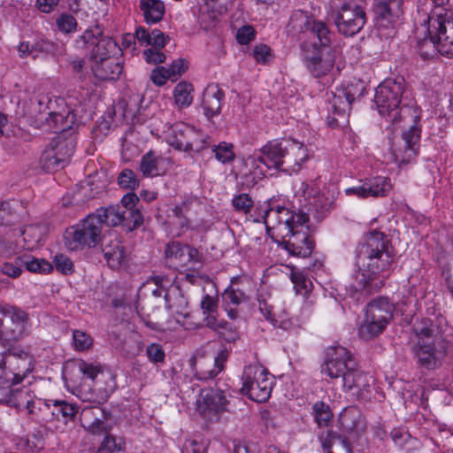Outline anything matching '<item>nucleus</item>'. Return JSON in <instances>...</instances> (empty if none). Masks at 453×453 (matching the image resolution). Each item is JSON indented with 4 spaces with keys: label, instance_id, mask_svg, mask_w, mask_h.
I'll use <instances>...</instances> for the list:
<instances>
[{
    "label": "nucleus",
    "instance_id": "f257e3e1",
    "mask_svg": "<svg viewBox=\"0 0 453 453\" xmlns=\"http://www.w3.org/2000/svg\"><path fill=\"white\" fill-rule=\"evenodd\" d=\"M389 247V240L378 231L372 232L365 242L357 246L355 265L361 278L358 280V288L353 287L349 289V297L355 302L364 303L368 296L385 284V279L380 274L389 268L393 261Z\"/></svg>",
    "mask_w": 453,
    "mask_h": 453
},
{
    "label": "nucleus",
    "instance_id": "f03ea898",
    "mask_svg": "<svg viewBox=\"0 0 453 453\" xmlns=\"http://www.w3.org/2000/svg\"><path fill=\"white\" fill-rule=\"evenodd\" d=\"M320 372L332 380H339L347 390L357 388L361 398L367 397L374 381L372 376L358 369L350 351L342 346L327 348Z\"/></svg>",
    "mask_w": 453,
    "mask_h": 453
},
{
    "label": "nucleus",
    "instance_id": "7ed1b4c3",
    "mask_svg": "<svg viewBox=\"0 0 453 453\" xmlns=\"http://www.w3.org/2000/svg\"><path fill=\"white\" fill-rule=\"evenodd\" d=\"M427 36L418 41L417 48L423 59L433 58L437 54L453 57V19L448 12H434L426 20Z\"/></svg>",
    "mask_w": 453,
    "mask_h": 453
},
{
    "label": "nucleus",
    "instance_id": "20e7f679",
    "mask_svg": "<svg viewBox=\"0 0 453 453\" xmlns=\"http://www.w3.org/2000/svg\"><path fill=\"white\" fill-rule=\"evenodd\" d=\"M7 359L20 361V364H18V368L22 366L27 372L30 370L32 357L27 351L12 345H10L6 349H0V403H6L11 406L19 408L24 404L23 395L27 392L21 389L13 390L12 388L20 383L23 377L19 372L6 371Z\"/></svg>",
    "mask_w": 453,
    "mask_h": 453
},
{
    "label": "nucleus",
    "instance_id": "39448f33",
    "mask_svg": "<svg viewBox=\"0 0 453 453\" xmlns=\"http://www.w3.org/2000/svg\"><path fill=\"white\" fill-rule=\"evenodd\" d=\"M394 305L386 297H377L366 306L365 316L359 327V335L364 340H370L386 328L393 318Z\"/></svg>",
    "mask_w": 453,
    "mask_h": 453
},
{
    "label": "nucleus",
    "instance_id": "423d86ee",
    "mask_svg": "<svg viewBox=\"0 0 453 453\" xmlns=\"http://www.w3.org/2000/svg\"><path fill=\"white\" fill-rule=\"evenodd\" d=\"M405 91V81L403 77L387 79L375 89L374 103L382 116L392 118L395 121L399 117V108Z\"/></svg>",
    "mask_w": 453,
    "mask_h": 453
},
{
    "label": "nucleus",
    "instance_id": "0eeeda50",
    "mask_svg": "<svg viewBox=\"0 0 453 453\" xmlns=\"http://www.w3.org/2000/svg\"><path fill=\"white\" fill-rule=\"evenodd\" d=\"M0 315L4 326V345L9 346L29 334L30 318L21 308L8 303L0 304Z\"/></svg>",
    "mask_w": 453,
    "mask_h": 453
},
{
    "label": "nucleus",
    "instance_id": "6e6552de",
    "mask_svg": "<svg viewBox=\"0 0 453 453\" xmlns=\"http://www.w3.org/2000/svg\"><path fill=\"white\" fill-rule=\"evenodd\" d=\"M338 32L345 36H353L363 28L366 14L363 7L354 1L344 2L330 15Z\"/></svg>",
    "mask_w": 453,
    "mask_h": 453
},
{
    "label": "nucleus",
    "instance_id": "1a4fd4ad",
    "mask_svg": "<svg viewBox=\"0 0 453 453\" xmlns=\"http://www.w3.org/2000/svg\"><path fill=\"white\" fill-rule=\"evenodd\" d=\"M99 219V224L106 226H122L127 231L137 229L143 224V216L140 211H128L117 204L96 209L92 213Z\"/></svg>",
    "mask_w": 453,
    "mask_h": 453
},
{
    "label": "nucleus",
    "instance_id": "9d476101",
    "mask_svg": "<svg viewBox=\"0 0 453 453\" xmlns=\"http://www.w3.org/2000/svg\"><path fill=\"white\" fill-rule=\"evenodd\" d=\"M102 230L99 219L91 213L80 224L67 230L70 248L73 250L94 248L102 242Z\"/></svg>",
    "mask_w": 453,
    "mask_h": 453
},
{
    "label": "nucleus",
    "instance_id": "9b49d317",
    "mask_svg": "<svg viewBox=\"0 0 453 453\" xmlns=\"http://www.w3.org/2000/svg\"><path fill=\"white\" fill-rule=\"evenodd\" d=\"M339 423L343 434L334 431L327 433L333 443L339 441L347 453H352V444L357 441L365 430L361 414L354 410H348L339 417Z\"/></svg>",
    "mask_w": 453,
    "mask_h": 453
},
{
    "label": "nucleus",
    "instance_id": "f8f14e48",
    "mask_svg": "<svg viewBox=\"0 0 453 453\" xmlns=\"http://www.w3.org/2000/svg\"><path fill=\"white\" fill-rule=\"evenodd\" d=\"M79 47L91 49L90 59L98 61L110 58V54L118 48L117 42L111 37L104 36L100 26L96 25L93 29H87L77 40Z\"/></svg>",
    "mask_w": 453,
    "mask_h": 453
},
{
    "label": "nucleus",
    "instance_id": "ddd939ff",
    "mask_svg": "<svg viewBox=\"0 0 453 453\" xmlns=\"http://www.w3.org/2000/svg\"><path fill=\"white\" fill-rule=\"evenodd\" d=\"M365 83L361 80H352L335 88L332 101L333 113L343 116L351 110L352 104L359 100L365 93Z\"/></svg>",
    "mask_w": 453,
    "mask_h": 453
},
{
    "label": "nucleus",
    "instance_id": "4468645a",
    "mask_svg": "<svg viewBox=\"0 0 453 453\" xmlns=\"http://www.w3.org/2000/svg\"><path fill=\"white\" fill-rule=\"evenodd\" d=\"M413 351L418 364L428 371L435 370L441 365L447 354V343L444 341H418Z\"/></svg>",
    "mask_w": 453,
    "mask_h": 453
},
{
    "label": "nucleus",
    "instance_id": "2eb2a0df",
    "mask_svg": "<svg viewBox=\"0 0 453 453\" xmlns=\"http://www.w3.org/2000/svg\"><path fill=\"white\" fill-rule=\"evenodd\" d=\"M311 48L304 58L305 65L312 76L322 77L334 65V50L333 48H318L317 42L312 43Z\"/></svg>",
    "mask_w": 453,
    "mask_h": 453
},
{
    "label": "nucleus",
    "instance_id": "dca6fc26",
    "mask_svg": "<svg viewBox=\"0 0 453 453\" xmlns=\"http://www.w3.org/2000/svg\"><path fill=\"white\" fill-rule=\"evenodd\" d=\"M255 370L251 366L245 368L242 377V387L241 392L252 401L263 403L271 395L272 382L265 377V374L261 380L256 378L257 371Z\"/></svg>",
    "mask_w": 453,
    "mask_h": 453
},
{
    "label": "nucleus",
    "instance_id": "f3484780",
    "mask_svg": "<svg viewBox=\"0 0 453 453\" xmlns=\"http://www.w3.org/2000/svg\"><path fill=\"white\" fill-rule=\"evenodd\" d=\"M111 417V412L98 406H89L82 410L81 413V425L93 435H105L111 430V426L106 424Z\"/></svg>",
    "mask_w": 453,
    "mask_h": 453
},
{
    "label": "nucleus",
    "instance_id": "a211bd4d",
    "mask_svg": "<svg viewBox=\"0 0 453 453\" xmlns=\"http://www.w3.org/2000/svg\"><path fill=\"white\" fill-rule=\"evenodd\" d=\"M39 120L40 127H47L48 130L57 134L75 132L80 125L76 114L69 110L60 112L50 111L47 116H42Z\"/></svg>",
    "mask_w": 453,
    "mask_h": 453
},
{
    "label": "nucleus",
    "instance_id": "6ab92c4d",
    "mask_svg": "<svg viewBox=\"0 0 453 453\" xmlns=\"http://www.w3.org/2000/svg\"><path fill=\"white\" fill-rule=\"evenodd\" d=\"M280 245L290 255L307 257L314 250L315 242L307 231H288Z\"/></svg>",
    "mask_w": 453,
    "mask_h": 453
},
{
    "label": "nucleus",
    "instance_id": "aec40b11",
    "mask_svg": "<svg viewBox=\"0 0 453 453\" xmlns=\"http://www.w3.org/2000/svg\"><path fill=\"white\" fill-rule=\"evenodd\" d=\"M283 140L281 142H269L266 145L261 148L257 152H255L250 159L257 168L264 165L266 169H280L283 167Z\"/></svg>",
    "mask_w": 453,
    "mask_h": 453
},
{
    "label": "nucleus",
    "instance_id": "412c9836",
    "mask_svg": "<svg viewBox=\"0 0 453 453\" xmlns=\"http://www.w3.org/2000/svg\"><path fill=\"white\" fill-rule=\"evenodd\" d=\"M228 401L220 389L203 388L197 400V410L203 415L208 411L218 413L227 410Z\"/></svg>",
    "mask_w": 453,
    "mask_h": 453
},
{
    "label": "nucleus",
    "instance_id": "4be33fe9",
    "mask_svg": "<svg viewBox=\"0 0 453 453\" xmlns=\"http://www.w3.org/2000/svg\"><path fill=\"white\" fill-rule=\"evenodd\" d=\"M283 166L282 171H297L300 165L308 158L307 150L304 145L296 140H283Z\"/></svg>",
    "mask_w": 453,
    "mask_h": 453
},
{
    "label": "nucleus",
    "instance_id": "5701e85b",
    "mask_svg": "<svg viewBox=\"0 0 453 453\" xmlns=\"http://www.w3.org/2000/svg\"><path fill=\"white\" fill-rule=\"evenodd\" d=\"M102 246V251L108 265L112 269H118L121 266L126 258V252L118 234H110L108 242L106 238H103Z\"/></svg>",
    "mask_w": 453,
    "mask_h": 453
},
{
    "label": "nucleus",
    "instance_id": "b1692460",
    "mask_svg": "<svg viewBox=\"0 0 453 453\" xmlns=\"http://www.w3.org/2000/svg\"><path fill=\"white\" fill-rule=\"evenodd\" d=\"M224 98L225 92L217 84H210L205 88L202 105L208 119L220 113Z\"/></svg>",
    "mask_w": 453,
    "mask_h": 453
},
{
    "label": "nucleus",
    "instance_id": "393cba45",
    "mask_svg": "<svg viewBox=\"0 0 453 453\" xmlns=\"http://www.w3.org/2000/svg\"><path fill=\"white\" fill-rule=\"evenodd\" d=\"M195 136L196 133L193 128L180 123L173 127L171 134L167 136V142L175 150L190 153Z\"/></svg>",
    "mask_w": 453,
    "mask_h": 453
},
{
    "label": "nucleus",
    "instance_id": "a878e982",
    "mask_svg": "<svg viewBox=\"0 0 453 453\" xmlns=\"http://www.w3.org/2000/svg\"><path fill=\"white\" fill-rule=\"evenodd\" d=\"M385 184V178L376 177L372 180L365 181L359 186L346 188L345 194L347 196H357L363 199L369 196H383L386 195Z\"/></svg>",
    "mask_w": 453,
    "mask_h": 453
},
{
    "label": "nucleus",
    "instance_id": "bb28decb",
    "mask_svg": "<svg viewBox=\"0 0 453 453\" xmlns=\"http://www.w3.org/2000/svg\"><path fill=\"white\" fill-rule=\"evenodd\" d=\"M203 323L226 342H234L240 338L236 326L224 319H218L217 317L212 316L204 317Z\"/></svg>",
    "mask_w": 453,
    "mask_h": 453
},
{
    "label": "nucleus",
    "instance_id": "cd10ccee",
    "mask_svg": "<svg viewBox=\"0 0 453 453\" xmlns=\"http://www.w3.org/2000/svg\"><path fill=\"white\" fill-rule=\"evenodd\" d=\"M403 0H375L373 11L378 21L392 23L402 12Z\"/></svg>",
    "mask_w": 453,
    "mask_h": 453
},
{
    "label": "nucleus",
    "instance_id": "c85d7f7f",
    "mask_svg": "<svg viewBox=\"0 0 453 453\" xmlns=\"http://www.w3.org/2000/svg\"><path fill=\"white\" fill-rule=\"evenodd\" d=\"M77 137L75 132L71 134L63 133L57 134L52 140L50 145L58 153L59 158L65 165L68 164L70 157L73 155L77 145Z\"/></svg>",
    "mask_w": 453,
    "mask_h": 453
},
{
    "label": "nucleus",
    "instance_id": "c756f323",
    "mask_svg": "<svg viewBox=\"0 0 453 453\" xmlns=\"http://www.w3.org/2000/svg\"><path fill=\"white\" fill-rule=\"evenodd\" d=\"M95 76L102 81H111L119 78L122 73L123 66L115 58H107L95 62L92 66Z\"/></svg>",
    "mask_w": 453,
    "mask_h": 453
},
{
    "label": "nucleus",
    "instance_id": "7c9ffc66",
    "mask_svg": "<svg viewBox=\"0 0 453 453\" xmlns=\"http://www.w3.org/2000/svg\"><path fill=\"white\" fill-rule=\"evenodd\" d=\"M228 353V350L224 348L214 357L213 362H209L207 365H204L203 367L199 369L195 368L196 377L201 380L216 377L222 371L224 364L227 360Z\"/></svg>",
    "mask_w": 453,
    "mask_h": 453
},
{
    "label": "nucleus",
    "instance_id": "2f4dec72",
    "mask_svg": "<svg viewBox=\"0 0 453 453\" xmlns=\"http://www.w3.org/2000/svg\"><path fill=\"white\" fill-rule=\"evenodd\" d=\"M140 9L147 24L161 21L165 12V4L161 0H140Z\"/></svg>",
    "mask_w": 453,
    "mask_h": 453
},
{
    "label": "nucleus",
    "instance_id": "473e14b6",
    "mask_svg": "<svg viewBox=\"0 0 453 453\" xmlns=\"http://www.w3.org/2000/svg\"><path fill=\"white\" fill-rule=\"evenodd\" d=\"M420 133L421 129L417 126H412L403 133L402 138L404 142L403 160L409 161L418 154L419 149Z\"/></svg>",
    "mask_w": 453,
    "mask_h": 453
},
{
    "label": "nucleus",
    "instance_id": "72a5a7b5",
    "mask_svg": "<svg viewBox=\"0 0 453 453\" xmlns=\"http://www.w3.org/2000/svg\"><path fill=\"white\" fill-rule=\"evenodd\" d=\"M52 415L58 421L67 423L74 419L79 411V407L75 403H68L65 400H55L52 402Z\"/></svg>",
    "mask_w": 453,
    "mask_h": 453
},
{
    "label": "nucleus",
    "instance_id": "f704fd0d",
    "mask_svg": "<svg viewBox=\"0 0 453 453\" xmlns=\"http://www.w3.org/2000/svg\"><path fill=\"white\" fill-rule=\"evenodd\" d=\"M78 368L83 376L93 381L95 391H101L103 389L100 382L104 380L106 374H104L101 366L94 365L84 360H80L78 362Z\"/></svg>",
    "mask_w": 453,
    "mask_h": 453
},
{
    "label": "nucleus",
    "instance_id": "c9c22d12",
    "mask_svg": "<svg viewBox=\"0 0 453 453\" xmlns=\"http://www.w3.org/2000/svg\"><path fill=\"white\" fill-rule=\"evenodd\" d=\"M313 20V19L309 17L307 12L297 10L291 15L288 27L294 35L303 33L306 30H310L311 23Z\"/></svg>",
    "mask_w": 453,
    "mask_h": 453
},
{
    "label": "nucleus",
    "instance_id": "e433bc0d",
    "mask_svg": "<svg viewBox=\"0 0 453 453\" xmlns=\"http://www.w3.org/2000/svg\"><path fill=\"white\" fill-rule=\"evenodd\" d=\"M42 168L46 172H55L64 168L66 165L59 158L58 153L50 146L40 157Z\"/></svg>",
    "mask_w": 453,
    "mask_h": 453
},
{
    "label": "nucleus",
    "instance_id": "4c0bfd02",
    "mask_svg": "<svg viewBox=\"0 0 453 453\" xmlns=\"http://www.w3.org/2000/svg\"><path fill=\"white\" fill-rule=\"evenodd\" d=\"M293 216L294 211L282 206H277L276 209L271 208L265 211V220L266 221L269 218H275L278 224L282 226L284 230L288 232L293 231V228H291L292 226H289L290 220L293 221Z\"/></svg>",
    "mask_w": 453,
    "mask_h": 453
},
{
    "label": "nucleus",
    "instance_id": "58836bf2",
    "mask_svg": "<svg viewBox=\"0 0 453 453\" xmlns=\"http://www.w3.org/2000/svg\"><path fill=\"white\" fill-rule=\"evenodd\" d=\"M311 24L310 31L317 36L319 42L318 48H332L330 43L334 34L329 30L326 23L314 19Z\"/></svg>",
    "mask_w": 453,
    "mask_h": 453
},
{
    "label": "nucleus",
    "instance_id": "ea45409f",
    "mask_svg": "<svg viewBox=\"0 0 453 453\" xmlns=\"http://www.w3.org/2000/svg\"><path fill=\"white\" fill-rule=\"evenodd\" d=\"M193 91V85L186 81L179 82L173 90V96L175 104L180 108H185L192 104L193 96L191 92Z\"/></svg>",
    "mask_w": 453,
    "mask_h": 453
},
{
    "label": "nucleus",
    "instance_id": "a19ab883",
    "mask_svg": "<svg viewBox=\"0 0 453 453\" xmlns=\"http://www.w3.org/2000/svg\"><path fill=\"white\" fill-rule=\"evenodd\" d=\"M17 261L25 265L27 270L32 273H46L53 269V265L45 259L30 258L29 256L18 257Z\"/></svg>",
    "mask_w": 453,
    "mask_h": 453
},
{
    "label": "nucleus",
    "instance_id": "79ce46f5",
    "mask_svg": "<svg viewBox=\"0 0 453 453\" xmlns=\"http://www.w3.org/2000/svg\"><path fill=\"white\" fill-rule=\"evenodd\" d=\"M312 413L319 426H327L334 415L327 403L318 401L312 405Z\"/></svg>",
    "mask_w": 453,
    "mask_h": 453
},
{
    "label": "nucleus",
    "instance_id": "37998d69",
    "mask_svg": "<svg viewBox=\"0 0 453 453\" xmlns=\"http://www.w3.org/2000/svg\"><path fill=\"white\" fill-rule=\"evenodd\" d=\"M32 50L54 56L63 55L65 51L64 44H58L43 38L32 44Z\"/></svg>",
    "mask_w": 453,
    "mask_h": 453
},
{
    "label": "nucleus",
    "instance_id": "c03bdc74",
    "mask_svg": "<svg viewBox=\"0 0 453 453\" xmlns=\"http://www.w3.org/2000/svg\"><path fill=\"white\" fill-rule=\"evenodd\" d=\"M159 157L155 152L149 151L142 157L140 162V170L144 177L157 175V164Z\"/></svg>",
    "mask_w": 453,
    "mask_h": 453
},
{
    "label": "nucleus",
    "instance_id": "a18cd8bd",
    "mask_svg": "<svg viewBox=\"0 0 453 453\" xmlns=\"http://www.w3.org/2000/svg\"><path fill=\"white\" fill-rule=\"evenodd\" d=\"M233 149L234 146L232 143L221 142L219 144L212 146L211 152L214 154L218 161L227 164L234 161L235 157Z\"/></svg>",
    "mask_w": 453,
    "mask_h": 453
},
{
    "label": "nucleus",
    "instance_id": "49530a36",
    "mask_svg": "<svg viewBox=\"0 0 453 453\" xmlns=\"http://www.w3.org/2000/svg\"><path fill=\"white\" fill-rule=\"evenodd\" d=\"M117 181L121 188L130 190L135 189L140 184L137 174L129 168H125L119 173Z\"/></svg>",
    "mask_w": 453,
    "mask_h": 453
},
{
    "label": "nucleus",
    "instance_id": "de8ad7c7",
    "mask_svg": "<svg viewBox=\"0 0 453 453\" xmlns=\"http://www.w3.org/2000/svg\"><path fill=\"white\" fill-rule=\"evenodd\" d=\"M165 255L167 259H174L179 265H186V245L179 242H172L167 244L165 250Z\"/></svg>",
    "mask_w": 453,
    "mask_h": 453
},
{
    "label": "nucleus",
    "instance_id": "09e8293b",
    "mask_svg": "<svg viewBox=\"0 0 453 453\" xmlns=\"http://www.w3.org/2000/svg\"><path fill=\"white\" fill-rule=\"evenodd\" d=\"M290 280L294 284V288L296 292L299 295H306L310 290L312 285L311 281L304 275L303 272L294 271L292 269L290 274Z\"/></svg>",
    "mask_w": 453,
    "mask_h": 453
},
{
    "label": "nucleus",
    "instance_id": "8fccbe9b",
    "mask_svg": "<svg viewBox=\"0 0 453 453\" xmlns=\"http://www.w3.org/2000/svg\"><path fill=\"white\" fill-rule=\"evenodd\" d=\"M190 211V203L188 201H183L179 204H176L172 209L173 216L177 219V224L180 228H188L189 227V220L188 218V213Z\"/></svg>",
    "mask_w": 453,
    "mask_h": 453
},
{
    "label": "nucleus",
    "instance_id": "3c124183",
    "mask_svg": "<svg viewBox=\"0 0 453 453\" xmlns=\"http://www.w3.org/2000/svg\"><path fill=\"white\" fill-rule=\"evenodd\" d=\"M222 299L226 305L233 304L238 306L242 303L246 302L248 297L242 290L229 286L223 292Z\"/></svg>",
    "mask_w": 453,
    "mask_h": 453
},
{
    "label": "nucleus",
    "instance_id": "603ef678",
    "mask_svg": "<svg viewBox=\"0 0 453 453\" xmlns=\"http://www.w3.org/2000/svg\"><path fill=\"white\" fill-rule=\"evenodd\" d=\"M56 25L59 31L65 34H70L76 31L77 20L70 13H62L56 19Z\"/></svg>",
    "mask_w": 453,
    "mask_h": 453
},
{
    "label": "nucleus",
    "instance_id": "864d4df0",
    "mask_svg": "<svg viewBox=\"0 0 453 453\" xmlns=\"http://www.w3.org/2000/svg\"><path fill=\"white\" fill-rule=\"evenodd\" d=\"M51 104V100L47 96H39L36 102L33 104V111L35 113V121L38 123V127H40L39 119L42 116H47L49 113L47 110H50Z\"/></svg>",
    "mask_w": 453,
    "mask_h": 453
},
{
    "label": "nucleus",
    "instance_id": "5fc2aeb1",
    "mask_svg": "<svg viewBox=\"0 0 453 453\" xmlns=\"http://www.w3.org/2000/svg\"><path fill=\"white\" fill-rule=\"evenodd\" d=\"M53 263L56 269L65 275L72 274L74 272L72 260L64 254L56 255Z\"/></svg>",
    "mask_w": 453,
    "mask_h": 453
},
{
    "label": "nucleus",
    "instance_id": "6e6d98bb",
    "mask_svg": "<svg viewBox=\"0 0 453 453\" xmlns=\"http://www.w3.org/2000/svg\"><path fill=\"white\" fill-rule=\"evenodd\" d=\"M122 450L120 443L116 441L115 436L110 434H106L97 449V453H113L115 451Z\"/></svg>",
    "mask_w": 453,
    "mask_h": 453
},
{
    "label": "nucleus",
    "instance_id": "4d7b16f0",
    "mask_svg": "<svg viewBox=\"0 0 453 453\" xmlns=\"http://www.w3.org/2000/svg\"><path fill=\"white\" fill-rule=\"evenodd\" d=\"M218 298L213 297L208 294L204 295L201 301V309L203 311V314L206 315L205 317H217L218 313Z\"/></svg>",
    "mask_w": 453,
    "mask_h": 453
},
{
    "label": "nucleus",
    "instance_id": "13d9d810",
    "mask_svg": "<svg viewBox=\"0 0 453 453\" xmlns=\"http://www.w3.org/2000/svg\"><path fill=\"white\" fill-rule=\"evenodd\" d=\"M146 355L148 359L154 363H163L165 357V350L158 343H150L146 348Z\"/></svg>",
    "mask_w": 453,
    "mask_h": 453
},
{
    "label": "nucleus",
    "instance_id": "bf43d9fd",
    "mask_svg": "<svg viewBox=\"0 0 453 453\" xmlns=\"http://www.w3.org/2000/svg\"><path fill=\"white\" fill-rule=\"evenodd\" d=\"M232 204L236 211L247 213L253 206V201L248 194H240L233 198Z\"/></svg>",
    "mask_w": 453,
    "mask_h": 453
},
{
    "label": "nucleus",
    "instance_id": "052dcab7",
    "mask_svg": "<svg viewBox=\"0 0 453 453\" xmlns=\"http://www.w3.org/2000/svg\"><path fill=\"white\" fill-rule=\"evenodd\" d=\"M74 347L78 350L88 349L92 345V338L86 333L74 330L73 333Z\"/></svg>",
    "mask_w": 453,
    "mask_h": 453
},
{
    "label": "nucleus",
    "instance_id": "680f3d73",
    "mask_svg": "<svg viewBox=\"0 0 453 453\" xmlns=\"http://www.w3.org/2000/svg\"><path fill=\"white\" fill-rule=\"evenodd\" d=\"M209 442L204 441L187 440L182 448V453H207Z\"/></svg>",
    "mask_w": 453,
    "mask_h": 453
},
{
    "label": "nucleus",
    "instance_id": "e2e57ef3",
    "mask_svg": "<svg viewBox=\"0 0 453 453\" xmlns=\"http://www.w3.org/2000/svg\"><path fill=\"white\" fill-rule=\"evenodd\" d=\"M188 67V61L183 58H179L173 61L172 65L167 71L172 81H176L182 73H184Z\"/></svg>",
    "mask_w": 453,
    "mask_h": 453
},
{
    "label": "nucleus",
    "instance_id": "0e129e2a",
    "mask_svg": "<svg viewBox=\"0 0 453 453\" xmlns=\"http://www.w3.org/2000/svg\"><path fill=\"white\" fill-rule=\"evenodd\" d=\"M309 219L310 218L308 214L303 212L296 213L294 211L293 221L290 220L289 226H293V232H300V229H302V231L309 232V227L306 226V224L309 222Z\"/></svg>",
    "mask_w": 453,
    "mask_h": 453
},
{
    "label": "nucleus",
    "instance_id": "69168bd1",
    "mask_svg": "<svg viewBox=\"0 0 453 453\" xmlns=\"http://www.w3.org/2000/svg\"><path fill=\"white\" fill-rule=\"evenodd\" d=\"M171 77L167 71V68L165 66H157L154 68L150 74V80L157 86H163L166 83V81Z\"/></svg>",
    "mask_w": 453,
    "mask_h": 453
},
{
    "label": "nucleus",
    "instance_id": "338daca9",
    "mask_svg": "<svg viewBox=\"0 0 453 453\" xmlns=\"http://www.w3.org/2000/svg\"><path fill=\"white\" fill-rule=\"evenodd\" d=\"M160 49L150 48L143 51V56L147 63L149 64H161L165 61V55L162 53Z\"/></svg>",
    "mask_w": 453,
    "mask_h": 453
},
{
    "label": "nucleus",
    "instance_id": "774afa93",
    "mask_svg": "<svg viewBox=\"0 0 453 453\" xmlns=\"http://www.w3.org/2000/svg\"><path fill=\"white\" fill-rule=\"evenodd\" d=\"M170 38L168 35H165L159 29L155 28L151 31L150 45H152L153 48L162 49L167 44Z\"/></svg>",
    "mask_w": 453,
    "mask_h": 453
}]
</instances>
